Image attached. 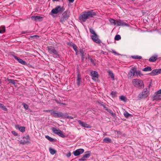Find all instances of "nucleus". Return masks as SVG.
I'll return each instance as SVG.
<instances>
[{
  "mask_svg": "<svg viewBox=\"0 0 161 161\" xmlns=\"http://www.w3.org/2000/svg\"><path fill=\"white\" fill-rule=\"evenodd\" d=\"M96 13L93 11L84 12L81 13L79 17V19L81 21L85 22L86 20L96 15Z\"/></svg>",
  "mask_w": 161,
  "mask_h": 161,
  "instance_id": "obj_1",
  "label": "nucleus"
},
{
  "mask_svg": "<svg viewBox=\"0 0 161 161\" xmlns=\"http://www.w3.org/2000/svg\"><path fill=\"white\" fill-rule=\"evenodd\" d=\"M132 83L135 87L139 89H143L144 86L143 81L137 79H133Z\"/></svg>",
  "mask_w": 161,
  "mask_h": 161,
  "instance_id": "obj_2",
  "label": "nucleus"
},
{
  "mask_svg": "<svg viewBox=\"0 0 161 161\" xmlns=\"http://www.w3.org/2000/svg\"><path fill=\"white\" fill-rule=\"evenodd\" d=\"M149 95V91L147 88L144 89L142 92L140 93L138 96L139 99L142 98H145L147 97Z\"/></svg>",
  "mask_w": 161,
  "mask_h": 161,
  "instance_id": "obj_3",
  "label": "nucleus"
},
{
  "mask_svg": "<svg viewBox=\"0 0 161 161\" xmlns=\"http://www.w3.org/2000/svg\"><path fill=\"white\" fill-rule=\"evenodd\" d=\"M64 10V9L63 7H61L60 6H57L55 8L53 9L52 10L50 14H57L59 13H61Z\"/></svg>",
  "mask_w": 161,
  "mask_h": 161,
  "instance_id": "obj_4",
  "label": "nucleus"
},
{
  "mask_svg": "<svg viewBox=\"0 0 161 161\" xmlns=\"http://www.w3.org/2000/svg\"><path fill=\"white\" fill-rule=\"evenodd\" d=\"M51 115L55 117H62L64 118V114L62 112H57L53 110Z\"/></svg>",
  "mask_w": 161,
  "mask_h": 161,
  "instance_id": "obj_5",
  "label": "nucleus"
},
{
  "mask_svg": "<svg viewBox=\"0 0 161 161\" xmlns=\"http://www.w3.org/2000/svg\"><path fill=\"white\" fill-rule=\"evenodd\" d=\"M62 15L63 17L60 20V21L62 22L67 20L69 17V12L68 11H65L63 13Z\"/></svg>",
  "mask_w": 161,
  "mask_h": 161,
  "instance_id": "obj_6",
  "label": "nucleus"
},
{
  "mask_svg": "<svg viewBox=\"0 0 161 161\" xmlns=\"http://www.w3.org/2000/svg\"><path fill=\"white\" fill-rule=\"evenodd\" d=\"M136 72V69L135 67H132L128 73V78H132L135 75Z\"/></svg>",
  "mask_w": 161,
  "mask_h": 161,
  "instance_id": "obj_7",
  "label": "nucleus"
},
{
  "mask_svg": "<svg viewBox=\"0 0 161 161\" xmlns=\"http://www.w3.org/2000/svg\"><path fill=\"white\" fill-rule=\"evenodd\" d=\"M84 152V150L82 148L78 149L73 152V154L75 156H78L82 154Z\"/></svg>",
  "mask_w": 161,
  "mask_h": 161,
  "instance_id": "obj_8",
  "label": "nucleus"
},
{
  "mask_svg": "<svg viewBox=\"0 0 161 161\" xmlns=\"http://www.w3.org/2000/svg\"><path fill=\"white\" fill-rule=\"evenodd\" d=\"M47 48L48 52L51 54H57L58 52L55 49L54 47L52 46H49L47 47Z\"/></svg>",
  "mask_w": 161,
  "mask_h": 161,
  "instance_id": "obj_9",
  "label": "nucleus"
},
{
  "mask_svg": "<svg viewBox=\"0 0 161 161\" xmlns=\"http://www.w3.org/2000/svg\"><path fill=\"white\" fill-rule=\"evenodd\" d=\"M116 26H128V25L120 19H119L116 21Z\"/></svg>",
  "mask_w": 161,
  "mask_h": 161,
  "instance_id": "obj_10",
  "label": "nucleus"
},
{
  "mask_svg": "<svg viewBox=\"0 0 161 161\" xmlns=\"http://www.w3.org/2000/svg\"><path fill=\"white\" fill-rule=\"evenodd\" d=\"M153 100H159L161 99V89L158 90L157 94L153 97Z\"/></svg>",
  "mask_w": 161,
  "mask_h": 161,
  "instance_id": "obj_11",
  "label": "nucleus"
},
{
  "mask_svg": "<svg viewBox=\"0 0 161 161\" xmlns=\"http://www.w3.org/2000/svg\"><path fill=\"white\" fill-rule=\"evenodd\" d=\"M91 38L92 40L96 43H100L101 42L100 40L98 39V36L96 34L92 36Z\"/></svg>",
  "mask_w": 161,
  "mask_h": 161,
  "instance_id": "obj_12",
  "label": "nucleus"
},
{
  "mask_svg": "<svg viewBox=\"0 0 161 161\" xmlns=\"http://www.w3.org/2000/svg\"><path fill=\"white\" fill-rule=\"evenodd\" d=\"M91 75L92 77V79L96 80V79H97L98 77V74L97 71H92L91 72Z\"/></svg>",
  "mask_w": 161,
  "mask_h": 161,
  "instance_id": "obj_13",
  "label": "nucleus"
},
{
  "mask_svg": "<svg viewBox=\"0 0 161 161\" xmlns=\"http://www.w3.org/2000/svg\"><path fill=\"white\" fill-rule=\"evenodd\" d=\"M78 122L80 125L84 127L88 128H91V126L90 125L85 122H82L80 120H78Z\"/></svg>",
  "mask_w": 161,
  "mask_h": 161,
  "instance_id": "obj_14",
  "label": "nucleus"
},
{
  "mask_svg": "<svg viewBox=\"0 0 161 161\" xmlns=\"http://www.w3.org/2000/svg\"><path fill=\"white\" fill-rule=\"evenodd\" d=\"M90 153H86L83 155V156L79 159L80 161H83L86 160V158H89L90 156Z\"/></svg>",
  "mask_w": 161,
  "mask_h": 161,
  "instance_id": "obj_15",
  "label": "nucleus"
},
{
  "mask_svg": "<svg viewBox=\"0 0 161 161\" xmlns=\"http://www.w3.org/2000/svg\"><path fill=\"white\" fill-rule=\"evenodd\" d=\"M77 78L76 84L79 86L81 84V75L79 73L78 74Z\"/></svg>",
  "mask_w": 161,
  "mask_h": 161,
  "instance_id": "obj_16",
  "label": "nucleus"
},
{
  "mask_svg": "<svg viewBox=\"0 0 161 161\" xmlns=\"http://www.w3.org/2000/svg\"><path fill=\"white\" fill-rule=\"evenodd\" d=\"M15 127L19 130L21 132H24L25 130V127L24 126H20L19 125H16Z\"/></svg>",
  "mask_w": 161,
  "mask_h": 161,
  "instance_id": "obj_17",
  "label": "nucleus"
},
{
  "mask_svg": "<svg viewBox=\"0 0 161 161\" xmlns=\"http://www.w3.org/2000/svg\"><path fill=\"white\" fill-rule=\"evenodd\" d=\"M14 57L15 59L17 60L19 63L21 64H22L25 65L26 64V62L23 60L21 59L18 58L16 56H14Z\"/></svg>",
  "mask_w": 161,
  "mask_h": 161,
  "instance_id": "obj_18",
  "label": "nucleus"
},
{
  "mask_svg": "<svg viewBox=\"0 0 161 161\" xmlns=\"http://www.w3.org/2000/svg\"><path fill=\"white\" fill-rule=\"evenodd\" d=\"M32 19L35 21L39 20L40 19H42V18L40 16H33L31 17Z\"/></svg>",
  "mask_w": 161,
  "mask_h": 161,
  "instance_id": "obj_19",
  "label": "nucleus"
},
{
  "mask_svg": "<svg viewBox=\"0 0 161 161\" xmlns=\"http://www.w3.org/2000/svg\"><path fill=\"white\" fill-rule=\"evenodd\" d=\"M106 110L113 117H115L116 116L115 114L112 111L109 109H106Z\"/></svg>",
  "mask_w": 161,
  "mask_h": 161,
  "instance_id": "obj_20",
  "label": "nucleus"
},
{
  "mask_svg": "<svg viewBox=\"0 0 161 161\" xmlns=\"http://www.w3.org/2000/svg\"><path fill=\"white\" fill-rule=\"evenodd\" d=\"M0 108L5 111H7V109L6 107L3 104L0 103Z\"/></svg>",
  "mask_w": 161,
  "mask_h": 161,
  "instance_id": "obj_21",
  "label": "nucleus"
},
{
  "mask_svg": "<svg viewBox=\"0 0 161 161\" xmlns=\"http://www.w3.org/2000/svg\"><path fill=\"white\" fill-rule=\"evenodd\" d=\"M109 21L110 23H111V24H114V25H116L117 23L116 21H117L115 20L114 19H110L109 20Z\"/></svg>",
  "mask_w": 161,
  "mask_h": 161,
  "instance_id": "obj_22",
  "label": "nucleus"
},
{
  "mask_svg": "<svg viewBox=\"0 0 161 161\" xmlns=\"http://www.w3.org/2000/svg\"><path fill=\"white\" fill-rule=\"evenodd\" d=\"M157 57L152 56L149 58V60L151 62H153L155 61L157 59Z\"/></svg>",
  "mask_w": 161,
  "mask_h": 161,
  "instance_id": "obj_23",
  "label": "nucleus"
},
{
  "mask_svg": "<svg viewBox=\"0 0 161 161\" xmlns=\"http://www.w3.org/2000/svg\"><path fill=\"white\" fill-rule=\"evenodd\" d=\"M151 76H154L157 75L156 69H154L149 74Z\"/></svg>",
  "mask_w": 161,
  "mask_h": 161,
  "instance_id": "obj_24",
  "label": "nucleus"
},
{
  "mask_svg": "<svg viewBox=\"0 0 161 161\" xmlns=\"http://www.w3.org/2000/svg\"><path fill=\"white\" fill-rule=\"evenodd\" d=\"M143 71H149L152 70L151 68L150 67H147L143 69Z\"/></svg>",
  "mask_w": 161,
  "mask_h": 161,
  "instance_id": "obj_25",
  "label": "nucleus"
},
{
  "mask_svg": "<svg viewBox=\"0 0 161 161\" xmlns=\"http://www.w3.org/2000/svg\"><path fill=\"white\" fill-rule=\"evenodd\" d=\"M109 75L110 76V77L113 79L114 80V75L113 73L111 71H109L108 72Z\"/></svg>",
  "mask_w": 161,
  "mask_h": 161,
  "instance_id": "obj_26",
  "label": "nucleus"
},
{
  "mask_svg": "<svg viewBox=\"0 0 161 161\" xmlns=\"http://www.w3.org/2000/svg\"><path fill=\"white\" fill-rule=\"evenodd\" d=\"M52 130L54 133L57 134L58 133V131H59L60 130L57 129L55 128H53L52 129Z\"/></svg>",
  "mask_w": 161,
  "mask_h": 161,
  "instance_id": "obj_27",
  "label": "nucleus"
},
{
  "mask_svg": "<svg viewBox=\"0 0 161 161\" xmlns=\"http://www.w3.org/2000/svg\"><path fill=\"white\" fill-rule=\"evenodd\" d=\"M126 118H128L129 116L131 115L130 114H129L127 112L125 111L124 114Z\"/></svg>",
  "mask_w": 161,
  "mask_h": 161,
  "instance_id": "obj_28",
  "label": "nucleus"
},
{
  "mask_svg": "<svg viewBox=\"0 0 161 161\" xmlns=\"http://www.w3.org/2000/svg\"><path fill=\"white\" fill-rule=\"evenodd\" d=\"M121 37L119 35H116L115 36V37L114 38V39L118 41V40H120L121 39Z\"/></svg>",
  "mask_w": 161,
  "mask_h": 161,
  "instance_id": "obj_29",
  "label": "nucleus"
},
{
  "mask_svg": "<svg viewBox=\"0 0 161 161\" xmlns=\"http://www.w3.org/2000/svg\"><path fill=\"white\" fill-rule=\"evenodd\" d=\"M57 135L62 137H63L64 136V135L63 134V132L60 130L58 131V133Z\"/></svg>",
  "mask_w": 161,
  "mask_h": 161,
  "instance_id": "obj_30",
  "label": "nucleus"
},
{
  "mask_svg": "<svg viewBox=\"0 0 161 161\" xmlns=\"http://www.w3.org/2000/svg\"><path fill=\"white\" fill-rule=\"evenodd\" d=\"M132 57L133 58L136 59H141L142 58V57L141 56L138 55L132 56Z\"/></svg>",
  "mask_w": 161,
  "mask_h": 161,
  "instance_id": "obj_31",
  "label": "nucleus"
},
{
  "mask_svg": "<svg viewBox=\"0 0 161 161\" xmlns=\"http://www.w3.org/2000/svg\"><path fill=\"white\" fill-rule=\"evenodd\" d=\"M5 28L4 27L0 29V33H3L5 32Z\"/></svg>",
  "mask_w": 161,
  "mask_h": 161,
  "instance_id": "obj_32",
  "label": "nucleus"
},
{
  "mask_svg": "<svg viewBox=\"0 0 161 161\" xmlns=\"http://www.w3.org/2000/svg\"><path fill=\"white\" fill-rule=\"evenodd\" d=\"M49 151L51 154L52 155L56 153V151L52 148L49 149Z\"/></svg>",
  "mask_w": 161,
  "mask_h": 161,
  "instance_id": "obj_33",
  "label": "nucleus"
},
{
  "mask_svg": "<svg viewBox=\"0 0 161 161\" xmlns=\"http://www.w3.org/2000/svg\"><path fill=\"white\" fill-rule=\"evenodd\" d=\"M120 99L121 100L124 102H126V97L124 96H121L120 97Z\"/></svg>",
  "mask_w": 161,
  "mask_h": 161,
  "instance_id": "obj_34",
  "label": "nucleus"
},
{
  "mask_svg": "<svg viewBox=\"0 0 161 161\" xmlns=\"http://www.w3.org/2000/svg\"><path fill=\"white\" fill-rule=\"evenodd\" d=\"M80 55L82 57V59L83 58V57L84 56V52L82 50H81L80 51Z\"/></svg>",
  "mask_w": 161,
  "mask_h": 161,
  "instance_id": "obj_35",
  "label": "nucleus"
},
{
  "mask_svg": "<svg viewBox=\"0 0 161 161\" xmlns=\"http://www.w3.org/2000/svg\"><path fill=\"white\" fill-rule=\"evenodd\" d=\"M8 81H9V83H12L13 84H14L15 86H16V82H15V80H13L12 79H9L8 80Z\"/></svg>",
  "mask_w": 161,
  "mask_h": 161,
  "instance_id": "obj_36",
  "label": "nucleus"
},
{
  "mask_svg": "<svg viewBox=\"0 0 161 161\" xmlns=\"http://www.w3.org/2000/svg\"><path fill=\"white\" fill-rule=\"evenodd\" d=\"M29 142H19V144L20 145H24L29 143Z\"/></svg>",
  "mask_w": 161,
  "mask_h": 161,
  "instance_id": "obj_37",
  "label": "nucleus"
},
{
  "mask_svg": "<svg viewBox=\"0 0 161 161\" xmlns=\"http://www.w3.org/2000/svg\"><path fill=\"white\" fill-rule=\"evenodd\" d=\"M23 138L25 140H30V137L29 136V135H27L26 136H24Z\"/></svg>",
  "mask_w": 161,
  "mask_h": 161,
  "instance_id": "obj_38",
  "label": "nucleus"
},
{
  "mask_svg": "<svg viewBox=\"0 0 161 161\" xmlns=\"http://www.w3.org/2000/svg\"><path fill=\"white\" fill-rule=\"evenodd\" d=\"M137 76L139 75L140 76H143V74L141 73V72L140 71H136V72Z\"/></svg>",
  "mask_w": 161,
  "mask_h": 161,
  "instance_id": "obj_39",
  "label": "nucleus"
},
{
  "mask_svg": "<svg viewBox=\"0 0 161 161\" xmlns=\"http://www.w3.org/2000/svg\"><path fill=\"white\" fill-rule=\"evenodd\" d=\"M45 137L49 141H53V139L52 138L48 136H46Z\"/></svg>",
  "mask_w": 161,
  "mask_h": 161,
  "instance_id": "obj_40",
  "label": "nucleus"
},
{
  "mask_svg": "<svg viewBox=\"0 0 161 161\" xmlns=\"http://www.w3.org/2000/svg\"><path fill=\"white\" fill-rule=\"evenodd\" d=\"M111 94L112 96V97H114L116 96V92H115L113 91L111 92Z\"/></svg>",
  "mask_w": 161,
  "mask_h": 161,
  "instance_id": "obj_41",
  "label": "nucleus"
},
{
  "mask_svg": "<svg viewBox=\"0 0 161 161\" xmlns=\"http://www.w3.org/2000/svg\"><path fill=\"white\" fill-rule=\"evenodd\" d=\"M72 46L74 49L75 51H76L77 50V47H76V46L75 45V44H73L72 45Z\"/></svg>",
  "mask_w": 161,
  "mask_h": 161,
  "instance_id": "obj_42",
  "label": "nucleus"
},
{
  "mask_svg": "<svg viewBox=\"0 0 161 161\" xmlns=\"http://www.w3.org/2000/svg\"><path fill=\"white\" fill-rule=\"evenodd\" d=\"M64 118H68V119H73V118L72 116H67V115H64Z\"/></svg>",
  "mask_w": 161,
  "mask_h": 161,
  "instance_id": "obj_43",
  "label": "nucleus"
},
{
  "mask_svg": "<svg viewBox=\"0 0 161 161\" xmlns=\"http://www.w3.org/2000/svg\"><path fill=\"white\" fill-rule=\"evenodd\" d=\"M90 31L92 34H93V35L96 34L95 31L92 29H90Z\"/></svg>",
  "mask_w": 161,
  "mask_h": 161,
  "instance_id": "obj_44",
  "label": "nucleus"
},
{
  "mask_svg": "<svg viewBox=\"0 0 161 161\" xmlns=\"http://www.w3.org/2000/svg\"><path fill=\"white\" fill-rule=\"evenodd\" d=\"M156 72L157 73V75L160 74L161 73V69H156Z\"/></svg>",
  "mask_w": 161,
  "mask_h": 161,
  "instance_id": "obj_45",
  "label": "nucleus"
},
{
  "mask_svg": "<svg viewBox=\"0 0 161 161\" xmlns=\"http://www.w3.org/2000/svg\"><path fill=\"white\" fill-rule=\"evenodd\" d=\"M23 105H24V107L25 109H28V106L27 104L23 103Z\"/></svg>",
  "mask_w": 161,
  "mask_h": 161,
  "instance_id": "obj_46",
  "label": "nucleus"
},
{
  "mask_svg": "<svg viewBox=\"0 0 161 161\" xmlns=\"http://www.w3.org/2000/svg\"><path fill=\"white\" fill-rule=\"evenodd\" d=\"M53 110H44L43 112H50L51 115V113H52Z\"/></svg>",
  "mask_w": 161,
  "mask_h": 161,
  "instance_id": "obj_47",
  "label": "nucleus"
},
{
  "mask_svg": "<svg viewBox=\"0 0 161 161\" xmlns=\"http://www.w3.org/2000/svg\"><path fill=\"white\" fill-rule=\"evenodd\" d=\"M12 134L14 135V136H17V133L15 132V131H12L11 132Z\"/></svg>",
  "mask_w": 161,
  "mask_h": 161,
  "instance_id": "obj_48",
  "label": "nucleus"
},
{
  "mask_svg": "<svg viewBox=\"0 0 161 161\" xmlns=\"http://www.w3.org/2000/svg\"><path fill=\"white\" fill-rule=\"evenodd\" d=\"M111 140L109 139L108 138H105L104 139L103 141H110Z\"/></svg>",
  "mask_w": 161,
  "mask_h": 161,
  "instance_id": "obj_49",
  "label": "nucleus"
},
{
  "mask_svg": "<svg viewBox=\"0 0 161 161\" xmlns=\"http://www.w3.org/2000/svg\"><path fill=\"white\" fill-rule=\"evenodd\" d=\"M39 37V36H38L37 35H34L33 36H31V37H32L33 38H35V37Z\"/></svg>",
  "mask_w": 161,
  "mask_h": 161,
  "instance_id": "obj_50",
  "label": "nucleus"
},
{
  "mask_svg": "<svg viewBox=\"0 0 161 161\" xmlns=\"http://www.w3.org/2000/svg\"><path fill=\"white\" fill-rule=\"evenodd\" d=\"M69 0V2L70 3H73L74 0Z\"/></svg>",
  "mask_w": 161,
  "mask_h": 161,
  "instance_id": "obj_51",
  "label": "nucleus"
},
{
  "mask_svg": "<svg viewBox=\"0 0 161 161\" xmlns=\"http://www.w3.org/2000/svg\"><path fill=\"white\" fill-rule=\"evenodd\" d=\"M60 104L61 105H64V106H66V104H64V103H60Z\"/></svg>",
  "mask_w": 161,
  "mask_h": 161,
  "instance_id": "obj_52",
  "label": "nucleus"
},
{
  "mask_svg": "<svg viewBox=\"0 0 161 161\" xmlns=\"http://www.w3.org/2000/svg\"><path fill=\"white\" fill-rule=\"evenodd\" d=\"M71 155V154L70 153H69L67 155V156L68 157H70Z\"/></svg>",
  "mask_w": 161,
  "mask_h": 161,
  "instance_id": "obj_53",
  "label": "nucleus"
},
{
  "mask_svg": "<svg viewBox=\"0 0 161 161\" xmlns=\"http://www.w3.org/2000/svg\"><path fill=\"white\" fill-rule=\"evenodd\" d=\"M113 51V53H114L115 54H117V53L115 52V51H114V50H112Z\"/></svg>",
  "mask_w": 161,
  "mask_h": 161,
  "instance_id": "obj_54",
  "label": "nucleus"
},
{
  "mask_svg": "<svg viewBox=\"0 0 161 161\" xmlns=\"http://www.w3.org/2000/svg\"><path fill=\"white\" fill-rule=\"evenodd\" d=\"M75 51V52H76V55H77L78 54V50H77L76 51Z\"/></svg>",
  "mask_w": 161,
  "mask_h": 161,
  "instance_id": "obj_55",
  "label": "nucleus"
},
{
  "mask_svg": "<svg viewBox=\"0 0 161 161\" xmlns=\"http://www.w3.org/2000/svg\"><path fill=\"white\" fill-rule=\"evenodd\" d=\"M56 102L60 104V103L59 102L56 100H55Z\"/></svg>",
  "mask_w": 161,
  "mask_h": 161,
  "instance_id": "obj_56",
  "label": "nucleus"
},
{
  "mask_svg": "<svg viewBox=\"0 0 161 161\" xmlns=\"http://www.w3.org/2000/svg\"><path fill=\"white\" fill-rule=\"evenodd\" d=\"M104 108L106 109H107L105 106H103Z\"/></svg>",
  "mask_w": 161,
  "mask_h": 161,
  "instance_id": "obj_57",
  "label": "nucleus"
},
{
  "mask_svg": "<svg viewBox=\"0 0 161 161\" xmlns=\"http://www.w3.org/2000/svg\"><path fill=\"white\" fill-rule=\"evenodd\" d=\"M53 1H58V0H53Z\"/></svg>",
  "mask_w": 161,
  "mask_h": 161,
  "instance_id": "obj_58",
  "label": "nucleus"
},
{
  "mask_svg": "<svg viewBox=\"0 0 161 161\" xmlns=\"http://www.w3.org/2000/svg\"><path fill=\"white\" fill-rule=\"evenodd\" d=\"M107 143H108V142H109V141H108V142H106Z\"/></svg>",
  "mask_w": 161,
  "mask_h": 161,
  "instance_id": "obj_59",
  "label": "nucleus"
}]
</instances>
